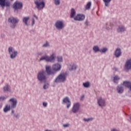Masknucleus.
<instances>
[{
	"label": "nucleus",
	"instance_id": "nucleus-29",
	"mask_svg": "<svg viewBox=\"0 0 131 131\" xmlns=\"http://www.w3.org/2000/svg\"><path fill=\"white\" fill-rule=\"evenodd\" d=\"M91 7H92V2H89L86 5L85 7V10H90V9H91Z\"/></svg>",
	"mask_w": 131,
	"mask_h": 131
},
{
	"label": "nucleus",
	"instance_id": "nucleus-12",
	"mask_svg": "<svg viewBox=\"0 0 131 131\" xmlns=\"http://www.w3.org/2000/svg\"><path fill=\"white\" fill-rule=\"evenodd\" d=\"M67 66L70 71H73V70H76V69H77V66L73 62L68 63Z\"/></svg>",
	"mask_w": 131,
	"mask_h": 131
},
{
	"label": "nucleus",
	"instance_id": "nucleus-42",
	"mask_svg": "<svg viewBox=\"0 0 131 131\" xmlns=\"http://www.w3.org/2000/svg\"><path fill=\"white\" fill-rule=\"evenodd\" d=\"M42 104L43 107H47L48 106V102H43Z\"/></svg>",
	"mask_w": 131,
	"mask_h": 131
},
{
	"label": "nucleus",
	"instance_id": "nucleus-26",
	"mask_svg": "<svg viewBox=\"0 0 131 131\" xmlns=\"http://www.w3.org/2000/svg\"><path fill=\"white\" fill-rule=\"evenodd\" d=\"M93 50L94 53H98V52H100V48L98 46H95L93 48Z\"/></svg>",
	"mask_w": 131,
	"mask_h": 131
},
{
	"label": "nucleus",
	"instance_id": "nucleus-35",
	"mask_svg": "<svg viewBox=\"0 0 131 131\" xmlns=\"http://www.w3.org/2000/svg\"><path fill=\"white\" fill-rule=\"evenodd\" d=\"M56 6H59L61 4V0H53Z\"/></svg>",
	"mask_w": 131,
	"mask_h": 131
},
{
	"label": "nucleus",
	"instance_id": "nucleus-1",
	"mask_svg": "<svg viewBox=\"0 0 131 131\" xmlns=\"http://www.w3.org/2000/svg\"><path fill=\"white\" fill-rule=\"evenodd\" d=\"M57 54L56 53L53 52L50 56L48 55H44L42 56L40 59L39 61H46V62H50L51 63H54L56 61V57Z\"/></svg>",
	"mask_w": 131,
	"mask_h": 131
},
{
	"label": "nucleus",
	"instance_id": "nucleus-41",
	"mask_svg": "<svg viewBox=\"0 0 131 131\" xmlns=\"http://www.w3.org/2000/svg\"><path fill=\"white\" fill-rule=\"evenodd\" d=\"M106 29H107V30H111V29H112V26H111V25L108 26L106 27Z\"/></svg>",
	"mask_w": 131,
	"mask_h": 131
},
{
	"label": "nucleus",
	"instance_id": "nucleus-16",
	"mask_svg": "<svg viewBox=\"0 0 131 131\" xmlns=\"http://www.w3.org/2000/svg\"><path fill=\"white\" fill-rule=\"evenodd\" d=\"M63 103L67 104V107L68 108H70L71 106V101H70V99L68 97H65L63 99Z\"/></svg>",
	"mask_w": 131,
	"mask_h": 131
},
{
	"label": "nucleus",
	"instance_id": "nucleus-33",
	"mask_svg": "<svg viewBox=\"0 0 131 131\" xmlns=\"http://www.w3.org/2000/svg\"><path fill=\"white\" fill-rule=\"evenodd\" d=\"M83 120L85 121V122H89V121H93L94 120V118H84Z\"/></svg>",
	"mask_w": 131,
	"mask_h": 131
},
{
	"label": "nucleus",
	"instance_id": "nucleus-25",
	"mask_svg": "<svg viewBox=\"0 0 131 131\" xmlns=\"http://www.w3.org/2000/svg\"><path fill=\"white\" fill-rule=\"evenodd\" d=\"M123 85H124V86H126L127 88L129 89L130 91H131V82H130L125 81L123 82Z\"/></svg>",
	"mask_w": 131,
	"mask_h": 131
},
{
	"label": "nucleus",
	"instance_id": "nucleus-10",
	"mask_svg": "<svg viewBox=\"0 0 131 131\" xmlns=\"http://www.w3.org/2000/svg\"><path fill=\"white\" fill-rule=\"evenodd\" d=\"M13 9H14L15 11H18V10H21L23 7V4L22 3L19 2H15L13 5Z\"/></svg>",
	"mask_w": 131,
	"mask_h": 131
},
{
	"label": "nucleus",
	"instance_id": "nucleus-50",
	"mask_svg": "<svg viewBox=\"0 0 131 131\" xmlns=\"http://www.w3.org/2000/svg\"><path fill=\"white\" fill-rule=\"evenodd\" d=\"M11 1H13V0H11Z\"/></svg>",
	"mask_w": 131,
	"mask_h": 131
},
{
	"label": "nucleus",
	"instance_id": "nucleus-32",
	"mask_svg": "<svg viewBox=\"0 0 131 131\" xmlns=\"http://www.w3.org/2000/svg\"><path fill=\"white\" fill-rule=\"evenodd\" d=\"M75 10L74 9H71V18H74V16H75Z\"/></svg>",
	"mask_w": 131,
	"mask_h": 131
},
{
	"label": "nucleus",
	"instance_id": "nucleus-23",
	"mask_svg": "<svg viewBox=\"0 0 131 131\" xmlns=\"http://www.w3.org/2000/svg\"><path fill=\"white\" fill-rule=\"evenodd\" d=\"M124 89H123V85H120L117 87V92L118 94H122Z\"/></svg>",
	"mask_w": 131,
	"mask_h": 131
},
{
	"label": "nucleus",
	"instance_id": "nucleus-9",
	"mask_svg": "<svg viewBox=\"0 0 131 131\" xmlns=\"http://www.w3.org/2000/svg\"><path fill=\"white\" fill-rule=\"evenodd\" d=\"M62 68V66L61 64L59 63H54L52 66V70L53 71V72H58V71H60Z\"/></svg>",
	"mask_w": 131,
	"mask_h": 131
},
{
	"label": "nucleus",
	"instance_id": "nucleus-27",
	"mask_svg": "<svg viewBox=\"0 0 131 131\" xmlns=\"http://www.w3.org/2000/svg\"><path fill=\"white\" fill-rule=\"evenodd\" d=\"M108 51V48L106 47H103L100 49V53H102L103 54H105V53H106Z\"/></svg>",
	"mask_w": 131,
	"mask_h": 131
},
{
	"label": "nucleus",
	"instance_id": "nucleus-15",
	"mask_svg": "<svg viewBox=\"0 0 131 131\" xmlns=\"http://www.w3.org/2000/svg\"><path fill=\"white\" fill-rule=\"evenodd\" d=\"M131 69V58L127 59L125 63V70H130Z\"/></svg>",
	"mask_w": 131,
	"mask_h": 131
},
{
	"label": "nucleus",
	"instance_id": "nucleus-14",
	"mask_svg": "<svg viewBox=\"0 0 131 131\" xmlns=\"http://www.w3.org/2000/svg\"><path fill=\"white\" fill-rule=\"evenodd\" d=\"M126 31V28L123 25L119 26L117 28V32L118 33H123Z\"/></svg>",
	"mask_w": 131,
	"mask_h": 131
},
{
	"label": "nucleus",
	"instance_id": "nucleus-11",
	"mask_svg": "<svg viewBox=\"0 0 131 131\" xmlns=\"http://www.w3.org/2000/svg\"><path fill=\"white\" fill-rule=\"evenodd\" d=\"M80 108V104L78 102L74 103L73 107L72 108V111L73 113H77L79 111V108Z\"/></svg>",
	"mask_w": 131,
	"mask_h": 131
},
{
	"label": "nucleus",
	"instance_id": "nucleus-21",
	"mask_svg": "<svg viewBox=\"0 0 131 131\" xmlns=\"http://www.w3.org/2000/svg\"><path fill=\"white\" fill-rule=\"evenodd\" d=\"M11 109H12L11 105L9 104H7L4 107L3 111L5 113H7V112H9Z\"/></svg>",
	"mask_w": 131,
	"mask_h": 131
},
{
	"label": "nucleus",
	"instance_id": "nucleus-3",
	"mask_svg": "<svg viewBox=\"0 0 131 131\" xmlns=\"http://www.w3.org/2000/svg\"><path fill=\"white\" fill-rule=\"evenodd\" d=\"M8 53L10 55V58L12 59H15L18 56V51L15 50L14 48L10 47L8 48Z\"/></svg>",
	"mask_w": 131,
	"mask_h": 131
},
{
	"label": "nucleus",
	"instance_id": "nucleus-45",
	"mask_svg": "<svg viewBox=\"0 0 131 131\" xmlns=\"http://www.w3.org/2000/svg\"><path fill=\"white\" fill-rule=\"evenodd\" d=\"M38 56H41V55H42V53L41 52H39L37 54Z\"/></svg>",
	"mask_w": 131,
	"mask_h": 131
},
{
	"label": "nucleus",
	"instance_id": "nucleus-20",
	"mask_svg": "<svg viewBox=\"0 0 131 131\" xmlns=\"http://www.w3.org/2000/svg\"><path fill=\"white\" fill-rule=\"evenodd\" d=\"M9 21L12 23V24H16V23L19 22V19L12 17L9 18Z\"/></svg>",
	"mask_w": 131,
	"mask_h": 131
},
{
	"label": "nucleus",
	"instance_id": "nucleus-19",
	"mask_svg": "<svg viewBox=\"0 0 131 131\" xmlns=\"http://www.w3.org/2000/svg\"><path fill=\"white\" fill-rule=\"evenodd\" d=\"M46 70L47 73L49 75L55 74V72H54V71H52V70H51V66H46Z\"/></svg>",
	"mask_w": 131,
	"mask_h": 131
},
{
	"label": "nucleus",
	"instance_id": "nucleus-24",
	"mask_svg": "<svg viewBox=\"0 0 131 131\" xmlns=\"http://www.w3.org/2000/svg\"><path fill=\"white\" fill-rule=\"evenodd\" d=\"M4 91L6 93H11V86L8 84L5 85L4 87Z\"/></svg>",
	"mask_w": 131,
	"mask_h": 131
},
{
	"label": "nucleus",
	"instance_id": "nucleus-4",
	"mask_svg": "<svg viewBox=\"0 0 131 131\" xmlns=\"http://www.w3.org/2000/svg\"><path fill=\"white\" fill-rule=\"evenodd\" d=\"M55 27H56L57 30H61L65 27V24L63 20H57L55 24Z\"/></svg>",
	"mask_w": 131,
	"mask_h": 131
},
{
	"label": "nucleus",
	"instance_id": "nucleus-37",
	"mask_svg": "<svg viewBox=\"0 0 131 131\" xmlns=\"http://www.w3.org/2000/svg\"><path fill=\"white\" fill-rule=\"evenodd\" d=\"M8 97L7 96H1L0 97V102H3V101H5L7 100Z\"/></svg>",
	"mask_w": 131,
	"mask_h": 131
},
{
	"label": "nucleus",
	"instance_id": "nucleus-22",
	"mask_svg": "<svg viewBox=\"0 0 131 131\" xmlns=\"http://www.w3.org/2000/svg\"><path fill=\"white\" fill-rule=\"evenodd\" d=\"M29 19H30V17L28 16L25 17L23 18V23H24V24L26 25V26H28V25L30 24V23H29Z\"/></svg>",
	"mask_w": 131,
	"mask_h": 131
},
{
	"label": "nucleus",
	"instance_id": "nucleus-18",
	"mask_svg": "<svg viewBox=\"0 0 131 131\" xmlns=\"http://www.w3.org/2000/svg\"><path fill=\"white\" fill-rule=\"evenodd\" d=\"M121 54H122L121 52V49L120 48H117L116 49L114 52V56H115L116 58H119V57L121 56Z\"/></svg>",
	"mask_w": 131,
	"mask_h": 131
},
{
	"label": "nucleus",
	"instance_id": "nucleus-13",
	"mask_svg": "<svg viewBox=\"0 0 131 131\" xmlns=\"http://www.w3.org/2000/svg\"><path fill=\"white\" fill-rule=\"evenodd\" d=\"M85 19V16L83 14H78L74 18L75 21H83Z\"/></svg>",
	"mask_w": 131,
	"mask_h": 131
},
{
	"label": "nucleus",
	"instance_id": "nucleus-44",
	"mask_svg": "<svg viewBox=\"0 0 131 131\" xmlns=\"http://www.w3.org/2000/svg\"><path fill=\"white\" fill-rule=\"evenodd\" d=\"M11 114L13 115H14V114H15V111L14 110H12L11 111Z\"/></svg>",
	"mask_w": 131,
	"mask_h": 131
},
{
	"label": "nucleus",
	"instance_id": "nucleus-39",
	"mask_svg": "<svg viewBox=\"0 0 131 131\" xmlns=\"http://www.w3.org/2000/svg\"><path fill=\"white\" fill-rule=\"evenodd\" d=\"M43 89L44 90H47V89H49V83H46L43 85Z\"/></svg>",
	"mask_w": 131,
	"mask_h": 131
},
{
	"label": "nucleus",
	"instance_id": "nucleus-43",
	"mask_svg": "<svg viewBox=\"0 0 131 131\" xmlns=\"http://www.w3.org/2000/svg\"><path fill=\"white\" fill-rule=\"evenodd\" d=\"M70 125L69 124H64L63 125V127H69Z\"/></svg>",
	"mask_w": 131,
	"mask_h": 131
},
{
	"label": "nucleus",
	"instance_id": "nucleus-49",
	"mask_svg": "<svg viewBox=\"0 0 131 131\" xmlns=\"http://www.w3.org/2000/svg\"><path fill=\"white\" fill-rule=\"evenodd\" d=\"M15 25H13V26H12V28H15Z\"/></svg>",
	"mask_w": 131,
	"mask_h": 131
},
{
	"label": "nucleus",
	"instance_id": "nucleus-31",
	"mask_svg": "<svg viewBox=\"0 0 131 131\" xmlns=\"http://www.w3.org/2000/svg\"><path fill=\"white\" fill-rule=\"evenodd\" d=\"M57 61L58 63H62V62H63V57L61 56H58L57 57Z\"/></svg>",
	"mask_w": 131,
	"mask_h": 131
},
{
	"label": "nucleus",
	"instance_id": "nucleus-6",
	"mask_svg": "<svg viewBox=\"0 0 131 131\" xmlns=\"http://www.w3.org/2000/svg\"><path fill=\"white\" fill-rule=\"evenodd\" d=\"M37 79L39 81H43L47 79L46 76V71H41L37 74Z\"/></svg>",
	"mask_w": 131,
	"mask_h": 131
},
{
	"label": "nucleus",
	"instance_id": "nucleus-46",
	"mask_svg": "<svg viewBox=\"0 0 131 131\" xmlns=\"http://www.w3.org/2000/svg\"><path fill=\"white\" fill-rule=\"evenodd\" d=\"M83 99H84V95H82L81 97V100H83Z\"/></svg>",
	"mask_w": 131,
	"mask_h": 131
},
{
	"label": "nucleus",
	"instance_id": "nucleus-7",
	"mask_svg": "<svg viewBox=\"0 0 131 131\" xmlns=\"http://www.w3.org/2000/svg\"><path fill=\"white\" fill-rule=\"evenodd\" d=\"M9 103H10V106L11 109H15L17 107L18 104V100L16 98H11L9 100Z\"/></svg>",
	"mask_w": 131,
	"mask_h": 131
},
{
	"label": "nucleus",
	"instance_id": "nucleus-47",
	"mask_svg": "<svg viewBox=\"0 0 131 131\" xmlns=\"http://www.w3.org/2000/svg\"><path fill=\"white\" fill-rule=\"evenodd\" d=\"M34 17H35V18L36 19H37H37H38V17L36 15H34Z\"/></svg>",
	"mask_w": 131,
	"mask_h": 131
},
{
	"label": "nucleus",
	"instance_id": "nucleus-48",
	"mask_svg": "<svg viewBox=\"0 0 131 131\" xmlns=\"http://www.w3.org/2000/svg\"><path fill=\"white\" fill-rule=\"evenodd\" d=\"M45 131H54L53 130L46 129Z\"/></svg>",
	"mask_w": 131,
	"mask_h": 131
},
{
	"label": "nucleus",
	"instance_id": "nucleus-36",
	"mask_svg": "<svg viewBox=\"0 0 131 131\" xmlns=\"http://www.w3.org/2000/svg\"><path fill=\"white\" fill-rule=\"evenodd\" d=\"M43 48H49L50 47V42L46 41L42 46Z\"/></svg>",
	"mask_w": 131,
	"mask_h": 131
},
{
	"label": "nucleus",
	"instance_id": "nucleus-34",
	"mask_svg": "<svg viewBox=\"0 0 131 131\" xmlns=\"http://www.w3.org/2000/svg\"><path fill=\"white\" fill-rule=\"evenodd\" d=\"M83 85L84 88H90V86L91 85V83L90 82H86L84 83H83Z\"/></svg>",
	"mask_w": 131,
	"mask_h": 131
},
{
	"label": "nucleus",
	"instance_id": "nucleus-28",
	"mask_svg": "<svg viewBox=\"0 0 131 131\" xmlns=\"http://www.w3.org/2000/svg\"><path fill=\"white\" fill-rule=\"evenodd\" d=\"M112 0H103V2L104 3L105 7H109L110 6V3Z\"/></svg>",
	"mask_w": 131,
	"mask_h": 131
},
{
	"label": "nucleus",
	"instance_id": "nucleus-17",
	"mask_svg": "<svg viewBox=\"0 0 131 131\" xmlns=\"http://www.w3.org/2000/svg\"><path fill=\"white\" fill-rule=\"evenodd\" d=\"M0 5L1 7H10V2L7 0H0Z\"/></svg>",
	"mask_w": 131,
	"mask_h": 131
},
{
	"label": "nucleus",
	"instance_id": "nucleus-8",
	"mask_svg": "<svg viewBox=\"0 0 131 131\" xmlns=\"http://www.w3.org/2000/svg\"><path fill=\"white\" fill-rule=\"evenodd\" d=\"M97 104L99 107H105L106 106V100L102 97H99L97 98Z\"/></svg>",
	"mask_w": 131,
	"mask_h": 131
},
{
	"label": "nucleus",
	"instance_id": "nucleus-5",
	"mask_svg": "<svg viewBox=\"0 0 131 131\" xmlns=\"http://www.w3.org/2000/svg\"><path fill=\"white\" fill-rule=\"evenodd\" d=\"M66 81V75L65 74L62 73L59 74L58 77L55 80V82L57 83L59 82H64V81Z\"/></svg>",
	"mask_w": 131,
	"mask_h": 131
},
{
	"label": "nucleus",
	"instance_id": "nucleus-38",
	"mask_svg": "<svg viewBox=\"0 0 131 131\" xmlns=\"http://www.w3.org/2000/svg\"><path fill=\"white\" fill-rule=\"evenodd\" d=\"M13 117L16 118V119H19L20 118V114L16 113L13 115Z\"/></svg>",
	"mask_w": 131,
	"mask_h": 131
},
{
	"label": "nucleus",
	"instance_id": "nucleus-30",
	"mask_svg": "<svg viewBox=\"0 0 131 131\" xmlns=\"http://www.w3.org/2000/svg\"><path fill=\"white\" fill-rule=\"evenodd\" d=\"M113 80H114V82H115L116 83H117V81H118V80H119V79H120V77H119V76L116 75L115 76L113 77Z\"/></svg>",
	"mask_w": 131,
	"mask_h": 131
},
{
	"label": "nucleus",
	"instance_id": "nucleus-2",
	"mask_svg": "<svg viewBox=\"0 0 131 131\" xmlns=\"http://www.w3.org/2000/svg\"><path fill=\"white\" fill-rule=\"evenodd\" d=\"M34 4L35 7L38 11H41L46 8V0H35Z\"/></svg>",
	"mask_w": 131,
	"mask_h": 131
},
{
	"label": "nucleus",
	"instance_id": "nucleus-40",
	"mask_svg": "<svg viewBox=\"0 0 131 131\" xmlns=\"http://www.w3.org/2000/svg\"><path fill=\"white\" fill-rule=\"evenodd\" d=\"M31 24H32V26H33V25L34 24H35V20H34V18H33L31 20Z\"/></svg>",
	"mask_w": 131,
	"mask_h": 131
}]
</instances>
